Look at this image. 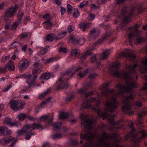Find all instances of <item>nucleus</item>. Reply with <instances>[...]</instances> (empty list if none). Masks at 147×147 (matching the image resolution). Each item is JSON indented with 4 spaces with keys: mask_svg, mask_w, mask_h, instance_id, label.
Wrapping results in <instances>:
<instances>
[{
    "mask_svg": "<svg viewBox=\"0 0 147 147\" xmlns=\"http://www.w3.org/2000/svg\"><path fill=\"white\" fill-rule=\"evenodd\" d=\"M120 63L117 61L114 63L110 67L109 70L113 76L123 79L127 85L125 86L118 84L116 85V87L118 88L120 91L114 93L111 97L110 101H107L105 104L106 111L111 112H114L119 105V102H116L117 96L121 95L123 96L124 92H128L131 91L133 89L137 87V84L136 81L138 78L135 70V68L137 64H135L134 65H130L126 67L128 71H119L117 67Z\"/></svg>",
    "mask_w": 147,
    "mask_h": 147,
    "instance_id": "f257e3e1",
    "label": "nucleus"
},
{
    "mask_svg": "<svg viewBox=\"0 0 147 147\" xmlns=\"http://www.w3.org/2000/svg\"><path fill=\"white\" fill-rule=\"evenodd\" d=\"M82 119L81 124L85 126L84 133L85 135L81 134V139H86L89 141L84 144L83 147H94L92 140L96 136L94 132H91L90 129L93 122L92 119H87L85 117V115L81 114L80 115ZM118 135L116 134H108L103 133L98 139L97 144L96 145V147H122L118 143L121 140L118 138Z\"/></svg>",
    "mask_w": 147,
    "mask_h": 147,
    "instance_id": "f03ea898",
    "label": "nucleus"
},
{
    "mask_svg": "<svg viewBox=\"0 0 147 147\" xmlns=\"http://www.w3.org/2000/svg\"><path fill=\"white\" fill-rule=\"evenodd\" d=\"M97 111L98 115L102 117H103V119L105 118H107L110 125H109V128L107 127V129H109V130H111L123 128V125L120 126H118L119 123L122 121V119H120L117 122H115L113 118L115 116V115H110L107 113H103L99 109H98Z\"/></svg>",
    "mask_w": 147,
    "mask_h": 147,
    "instance_id": "7ed1b4c3",
    "label": "nucleus"
},
{
    "mask_svg": "<svg viewBox=\"0 0 147 147\" xmlns=\"http://www.w3.org/2000/svg\"><path fill=\"white\" fill-rule=\"evenodd\" d=\"M82 69V67H79L77 69H75L72 67L66 71L65 73L63 75L70 77V78H71L75 73L78 72L79 73L77 74V75L79 76L80 78H82L86 75L88 71V69H86L82 72L80 70Z\"/></svg>",
    "mask_w": 147,
    "mask_h": 147,
    "instance_id": "20e7f679",
    "label": "nucleus"
},
{
    "mask_svg": "<svg viewBox=\"0 0 147 147\" xmlns=\"http://www.w3.org/2000/svg\"><path fill=\"white\" fill-rule=\"evenodd\" d=\"M136 96L135 94L131 93L128 96H126L124 97V99L122 103L123 105L122 109L125 113H128L131 108V103L129 100L133 99Z\"/></svg>",
    "mask_w": 147,
    "mask_h": 147,
    "instance_id": "39448f33",
    "label": "nucleus"
},
{
    "mask_svg": "<svg viewBox=\"0 0 147 147\" xmlns=\"http://www.w3.org/2000/svg\"><path fill=\"white\" fill-rule=\"evenodd\" d=\"M43 128V127L41 124L34 123L31 124L25 125L23 127L22 130L18 131L17 134L18 136H19L24 133L29 131H31L35 129H39Z\"/></svg>",
    "mask_w": 147,
    "mask_h": 147,
    "instance_id": "423d86ee",
    "label": "nucleus"
},
{
    "mask_svg": "<svg viewBox=\"0 0 147 147\" xmlns=\"http://www.w3.org/2000/svg\"><path fill=\"white\" fill-rule=\"evenodd\" d=\"M9 104L10 108L16 112L23 109L26 103L23 101H20L18 100H12L10 101Z\"/></svg>",
    "mask_w": 147,
    "mask_h": 147,
    "instance_id": "0eeeda50",
    "label": "nucleus"
},
{
    "mask_svg": "<svg viewBox=\"0 0 147 147\" xmlns=\"http://www.w3.org/2000/svg\"><path fill=\"white\" fill-rule=\"evenodd\" d=\"M121 14L122 15L125 16L124 20L122 22L121 24L131 21L129 18L133 15V13L131 11L129 10L126 6L122 8L121 10Z\"/></svg>",
    "mask_w": 147,
    "mask_h": 147,
    "instance_id": "6e6552de",
    "label": "nucleus"
},
{
    "mask_svg": "<svg viewBox=\"0 0 147 147\" xmlns=\"http://www.w3.org/2000/svg\"><path fill=\"white\" fill-rule=\"evenodd\" d=\"M30 75H32L31 78H28V79L26 80V83L28 84V86L27 89L30 88L39 86L41 84L40 83H38L37 82H35L37 75H33L32 74H30Z\"/></svg>",
    "mask_w": 147,
    "mask_h": 147,
    "instance_id": "1a4fd4ad",
    "label": "nucleus"
},
{
    "mask_svg": "<svg viewBox=\"0 0 147 147\" xmlns=\"http://www.w3.org/2000/svg\"><path fill=\"white\" fill-rule=\"evenodd\" d=\"M95 101L96 103V106L98 107L99 105L100 102L99 100L95 98H92L90 99V100H87L85 101H84L82 104V108H92L95 109V108L94 107H92L91 106V102H92Z\"/></svg>",
    "mask_w": 147,
    "mask_h": 147,
    "instance_id": "9d476101",
    "label": "nucleus"
},
{
    "mask_svg": "<svg viewBox=\"0 0 147 147\" xmlns=\"http://www.w3.org/2000/svg\"><path fill=\"white\" fill-rule=\"evenodd\" d=\"M140 26V24H136L134 27H131L128 28L130 30V33L128 36L129 42H132V37L134 36H136L137 34L138 33V28Z\"/></svg>",
    "mask_w": 147,
    "mask_h": 147,
    "instance_id": "9b49d317",
    "label": "nucleus"
},
{
    "mask_svg": "<svg viewBox=\"0 0 147 147\" xmlns=\"http://www.w3.org/2000/svg\"><path fill=\"white\" fill-rule=\"evenodd\" d=\"M18 7V6L16 5L15 7H11L7 9L4 13V17L6 18L12 17L15 15Z\"/></svg>",
    "mask_w": 147,
    "mask_h": 147,
    "instance_id": "f8f14e48",
    "label": "nucleus"
},
{
    "mask_svg": "<svg viewBox=\"0 0 147 147\" xmlns=\"http://www.w3.org/2000/svg\"><path fill=\"white\" fill-rule=\"evenodd\" d=\"M29 64V62L28 59L26 58H24L19 62L18 64L19 69L21 71H24L28 68Z\"/></svg>",
    "mask_w": 147,
    "mask_h": 147,
    "instance_id": "ddd939ff",
    "label": "nucleus"
},
{
    "mask_svg": "<svg viewBox=\"0 0 147 147\" xmlns=\"http://www.w3.org/2000/svg\"><path fill=\"white\" fill-rule=\"evenodd\" d=\"M12 119L9 117L5 118L4 121V123L11 127H18L20 125L18 122H12Z\"/></svg>",
    "mask_w": 147,
    "mask_h": 147,
    "instance_id": "4468645a",
    "label": "nucleus"
},
{
    "mask_svg": "<svg viewBox=\"0 0 147 147\" xmlns=\"http://www.w3.org/2000/svg\"><path fill=\"white\" fill-rule=\"evenodd\" d=\"M34 68L32 70V73L31 74L33 75H36L40 73L42 69V66L38 63H35L34 64Z\"/></svg>",
    "mask_w": 147,
    "mask_h": 147,
    "instance_id": "2eb2a0df",
    "label": "nucleus"
},
{
    "mask_svg": "<svg viewBox=\"0 0 147 147\" xmlns=\"http://www.w3.org/2000/svg\"><path fill=\"white\" fill-rule=\"evenodd\" d=\"M120 55L121 57H125L128 58L130 60L133 61L135 60L136 57V55H135L123 52H121L120 54Z\"/></svg>",
    "mask_w": 147,
    "mask_h": 147,
    "instance_id": "dca6fc26",
    "label": "nucleus"
},
{
    "mask_svg": "<svg viewBox=\"0 0 147 147\" xmlns=\"http://www.w3.org/2000/svg\"><path fill=\"white\" fill-rule=\"evenodd\" d=\"M56 84L58 85L57 89L61 88H66L68 86V84H64V82L63 80L61 78H60L58 80Z\"/></svg>",
    "mask_w": 147,
    "mask_h": 147,
    "instance_id": "f3484780",
    "label": "nucleus"
},
{
    "mask_svg": "<svg viewBox=\"0 0 147 147\" xmlns=\"http://www.w3.org/2000/svg\"><path fill=\"white\" fill-rule=\"evenodd\" d=\"M129 127L131 129L132 131L130 133L128 134L127 135L125 136V139L126 140L129 138V137H131L132 138L134 139V140H133V142H134L135 143H137V142H138V141L136 139L137 137L135 135L133 134V132L135 130V129L133 128L132 125H130Z\"/></svg>",
    "mask_w": 147,
    "mask_h": 147,
    "instance_id": "a211bd4d",
    "label": "nucleus"
},
{
    "mask_svg": "<svg viewBox=\"0 0 147 147\" xmlns=\"http://www.w3.org/2000/svg\"><path fill=\"white\" fill-rule=\"evenodd\" d=\"M99 34V31L98 29L94 28L90 32V37L93 39H95L98 36Z\"/></svg>",
    "mask_w": 147,
    "mask_h": 147,
    "instance_id": "6ab92c4d",
    "label": "nucleus"
},
{
    "mask_svg": "<svg viewBox=\"0 0 147 147\" xmlns=\"http://www.w3.org/2000/svg\"><path fill=\"white\" fill-rule=\"evenodd\" d=\"M54 75L51 74L49 72H45L43 73L40 76V78L41 80H47L50 78H53Z\"/></svg>",
    "mask_w": 147,
    "mask_h": 147,
    "instance_id": "aec40b11",
    "label": "nucleus"
},
{
    "mask_svg": "<svg viewBox=\"0 0 147 147\" xmlns=\"http://www.w3.org/2000/svg\"><path fill=\"white\" fill-rule=\"evenodd\" d=\"M13 139H14V138L12 137L9 138H2L0 140V143L2 145H5L10 142Z\"/></svg>",
    "mask_w": 147,
    "mask_h": 147,
    "instance_id": "412c9836",
    "label": "nucleus"
},
{
    "mask_svg": "<svg viewBox=\"0 0 147 147\" xmlns=\"http://www.w3.org/2000/svg\"><path fill=\"white\" fill-rule=\"evenodd\" d=\"M114 92L113 89H106L105 91L102 92L101 96H104L107 98L109 97L110 95Z\"/></svg>",
    "mask_w": 147,
    "mask_h": 147,
    "instance_id": "4be33fe9",
    "label": "nucleus"
},
{
    "mask_svg": "<svg viewBox=\"0 0 147 147\" xmlns=\"http://www.w3.org/2000/svg\"><path fill=\"white\" fill-rule=\"evenodd\" d=\"M91 24V23L80 24H79V28L83 31H85L90 27Z\"/></svg>",
    "mask_w": 147,
    "mask_h": 147,
    "instance_id": "5701e85b",
    "label": "nucleus"
},
{
    "mask_svg": "<svg viewBox=\"0 0 147 147\" xmlns=\"http://www.w3.org/2000/svg\"><path fill=\"white\" fill-rule=\"evenodd\" d=\"M111 53L110 50H106L102 54L100 57L101 59L102 60H105L107 59Z\"/></svg>",
    "mask_w": 147,
    "mask_h": 147,
    "instance_id": "b1692460",
    "label": "nucleus"
},
{
    "mask_svg": "<svg viewBox=\"0 0 147 147\" xmlns=\"http://www.w3.org/2000/svg\"><path fill=\"white\" fill-rule=\"evenodd\" d=\"M51 99V97H49L46 101L43 102L39 106L36 107L35 109V112L36 113H38L39 112V109L41 107H43L44 105H45L47 102L50 101Z\"/></svg>",
    "mask_w": 147,
    "mask_h": 147,
    "instance_id": "393cba45",
    "label": "nucleus"
},
{
    "mask_svg": "<svg viewBox=\"0 0 147 147\" xmlns=\"http://www.w3.org/2000/svg\"><path fill=\"white\" fill-rule=\"evenodd\" d=\"M80 53V50L79 49L76 48L72 49L71 52L70 56L71 57H76Z\"/></svg>",
    "mask_w": 147,
    "mask_h": 147,
    "instance_id": "a878e982",
    "label": "nucleus"
},
{
    "mask_svg": "<svg viewBox=\"0 0 147 147\" xmlns=\"http://www.w3.org/2000/svg\"><path fill=\"white\" fill-rule=\"evenodd\" d=\"M55 34H50L47 36L45 40L48 42H52L53 41L54 38H55Z\"/></svg>",
    "mask_w": 147,
    "mask_h": 147,
    "instance_id": "bb28decb",
    "label": "nucleus"
},
{
    "mask_svg": "<svg viewBox=\"0 0 147 147\" xmlns=\"http://www.w3.org/2000/svg\"><path fill=\"white\" fill-rule=\"evenodd\" d=\"M66 33L67 32L66 31L59 33L56 36H55V40H57L62 39L66 35Z\"/></svg>",
    "mask_w": 147,
    "mask_h": 147,
    "instance_id": "cd10ccee",
    "label": "nucleus"
},
{
    "mask_svg": "<svg viewBox=\"0 0 147 147\" xmlns=\"http://www.w3.org/2000/svg\"><path fill=\"white\" fill-rule=\"evenodd\" d=\"M91 54L92 53L90 51H88L85 53L80 58L82 60H85L88 56L91 55Z\"/></svg>",
    "mask_w": 147,
    "mask_h": 147,
    "instance_id": "c85d7f7f",
    "label": "nucleus"
},
{
    "mask_svg": "<svg viewBox=\"0 0 147 147\" xmlns=\"http://www.w3.org/2000/svg\"><path fill=\"white\" fill-rule=\"evenodd\" d=\"M44 23L45 24L44 27L47 29H50L52 27L53 24L50 20L45 22Z\"/></svg>",
    "mask_w": 147,
    "mask_h": 147,
    "instance_id": "c756f323",
    "label": "nucleus"
},
{
    "mask_svg": "<svg viewBox=\"0 0 147 147\" xmlns=\"http://www.w3.org/2000/svg\"><path fill=\"white\" fill-rule=\"evenodd\" d=\"M7 66L8 69L11 71L13 70L15 68L13 62L11 61H10Z\"/></svg>",
    "mask_w": 147,
    "mask_h": 147,
    "instance_id": "7c9ffc66",
    "label": "nucleus"
},
{
    "mask_svg": "<svg viewBox=\"0 0 147 147\" xmlns=\"http://www.w3.org/2000/svg\"><path fill=\"white\" fill-rule=\"evenodd\" d=\"M111 84L110 82H109L105 83L99 87V89L100 90H103L106 89Z\"/></svg>",
    "mask_w": 147,
    "mask_h": 147,
    "instance_id": "2f4dec72",
    "label": "nucleus"
},
{
    "mask_svg": "<svg viewBox=\"0 0 147 147\" xmlns=\"http://www.w3.org/2000/svg\"><path fill=\"white\" fill-rule=\"evenodd\" d=\"M110 34L108 32H106L103 36L102 39L99 40L98 41L96 42V43L100 44L102 42V41L105 39H106L110 35Z\"/></svg>",
    "mask_w": 147,
    "mask_h": 147,
    "instance_id": "473e14b6",
    "label": "nucleus"
},
{
    "mask_svg": "<svg viewBox=\"0 0 147 147\" xmlns=\"http://www.w3.org/2000/svg\"><path fill=\"white\" fill-rule=\"evenodd\" d=\"M68 116L67 113L62 112L59 114V118L61 119H64L67 118Z\"/></svg>",
    "mask_w": 147,
    "mask_h": 147,
    "instance_id": "72a5a7b5",
    "label": "nucleus"
},
{
    "mask_svg": "<svg viewBox=\"0 0 147 147\" xmlns=\"http://www.w3.org/2000/svg\"><path fill=\"white\" fill-rule=\"evenodd\" d=\"M32 75H30V74H25L20 75L18 77H17L16 78L18 79L20 78H31Z\"/></svg>",
    "mask_w": 147,
    "mask_h": 147,
    "instance_id": "f704fd0d",
    "label": "nucleus"
},
{
    "mask_svg": "<svg viewBox=\"0 0 147 147\" xmlns=\"http://www.w3.org/2000/svg\"><path fill=\"white\" fill-rule=\"evenodd\" d=\"M140 133L141 135V136L139 137L140 139H143L147 136V133H146L145 130L143 129L140 130Z\"/></svg>",
    "mask_w": 147,
    "mask_h": 147,
    "instance_id": "c9c22d12",
    "label": "nucleus"
},
{
    "mask_svg": "<svg viewBox=\"0 0 147 147\" xmlns=\"http://www.w3.org/2000/svg\"><path fill=\"white\" fill-rule=\"evenodd\" d=\"M80 16V12L77 8L74 9L73 13V16L74 18H77Z\"/></svg>",
    "mask_w": 147,
    "mask_h": 147,
    "instance_id": "e433bc0d",
    "label": "nucleus"
},
{
    "mask_svg": "<svg viewBox=\"0 0 147 147\" xmlns=\"http://www.w3.org/2000/svg\"><path fill=\"white\" fill-rule=\"evenodd\" d=\"M26 117V114L24 113H20L18 116V118L19 120L20 121L23 120Z\"/></svg>",
    "mask_w": 147,
    "mask_h": 147,
    "instance_id": "4c0bfd02",
    "label": "nucleus"
},
{
    "mask_svg": "<svg viewBox=\"0 0 147 147\" xmlns=\"http://www.w3.org/2000/svg\"><path fill=\"white\" fill-rule=\"evenodd\" d=\"M50 91L49 90L47 89L46 91L40 94L39 95V97L41 99L45 97V96Z\"/></svg>",
    "mask_w": 147,
    "mask_h": 147,
    "instance_id": "58836bf2",
    "label": "nucleus"
},
{
    "mask_svg": "<svg viewBox=\"0 0 147 147\" xmlns=\"http://www.w3.org/2000/svg\"><path fill=\"white\" fill-rule=\"evenodd\" d=\"M54 127V129L55 130V129H59L61 127V123H57L53 124Z\"/></svg>",
    "mask_w": 147,
    "mask_h": 147,
    "instance_id": "ea45409f",
    "label": "nucleus"
},
{
    "mask_svg": "<svg viewBox=\"0 0 147 147\" xmlns=\"http://www.w3.org/2000/svg\"><path fill=\"white\" fill-rule=\"evenodd\" d=\"M49 46H47L46 48L41 50L40 52L38 53L39 55L45 54L47 52L48 49L49 48Z\"/></svg>",
    "mask_w": 147,
    "mask_h": 147,
    "instance_id": "a19ab883",
    "label": "nucleus"
},
{
    "mask_svg": "<svg viewBox=\"0 0 147 147\" xmlns=\"http://www.w3.org/2000/svg\"><path fill=\"white\" fill-rule=\"evenodd\" d=\"M133 105L138 107H140L142 106V103L141 102L136 101L134 102Z\"/></svg>",
    "mask_w": 147,
    "mask_h": 147,
    "instance_id": "79ce46f5",
    "label": "nucleus"
},
{
    "mask_svg": "<svg viewBox=\"0 0 147 147\" xmlns=\"http://www.w3.org/2000/svg\"><path fill=\"white\" fill-rule=\"evenodd\" d=\"M86 89H85L84 87H83L82 88L79 90L78 92V93L80 94H85L86 92Z\"/></svg>",
    "mask_w": 147,
    "mask_h": 147,
    "instance_id": "37998d69",
    "label": "nucleus"
},
{
    "mask_svg": "<svg viewBox=\"0 0 147 147\" xmlns=\"http://www.w3.org/2000/svg\"><path fill=\"white\" fill-rule=\"evenodd\" d=\"M35 135L34 132H30L26 134L25 137V139L29 140L32 135Z\"/></svg>",
    "mask_w": 147,
    "mask_h": 147,
    "instance_id": "c03bdc74",
    "label": "nucleus"
},
{
    "mask_svg": "<svg viewBox=\"0 0 147 147\" xmlns=\"http://www.w3.org/2000/svg\"><path fill=\"white\" fill-rule=\"evenodd\" d=\"M20 44V43L15 41L11 45V48H15L19 46Z\"/></svg>",
    "mask_w": 147,
    "mask_h": 147,
    "instance_id": "a18cd8bd",
    "label": "nucleus"
},
{
    "mask_svg": "<svg viewBox=\"0 0 147 147\" xmlns=\"http://www.w3.org/2000/svg\"><path fill=\"white\" fill-rule=\"evenodd\" d=\"M62 138V136L60 134H56L52 136V138L54 139H56Z\"/></svg>",
    "mask_w": 147,
    "mask_h": 147,
    "instance_id": "49530a36",
    "label": "nucleus"
},
{
    "mask_svg": "<svg viewBox=\"0 0 147 147\" xmlns=\"http://www.w3.org/2000/svg\"><path fill=\"white\" fill-rule=\"evenodd\" d=\"M28 35V33L26 32H23L19 35V36L21 38H27Z\"/></svg>",
    "mask_w": 147,
    "mask_h": 147,
    "instance_id": "de8ad7c7",
    "label": "nucleus"
},
{
    "mask_svg": "<svg viewBox=\"0 0 147 147\" xmlns=\"http://www.w3.org/2000/svg\"><path fill=\"white\" fill-rule=\"evenodd\" d=\"M67 12L69 13H71L72 12V7L71 5L68 4L67 5Z\"/></svg>",
    "mask_w": 147,
    "mask_h": 147,
    "instance_id": "09e8293b",
    "label": "nucleus"
},
{
    "mask_svg": "<svg viewBox=\"0 0 147 147\" xmlns=\"http://www.w3.org/2000/svg\"><path fill=\"white\" fill-rule=\"evenodd\" d=\"M79 42V41H77L73 37H71L69 41V42L74 44H78Z\"/></svg>",
    "mask_w": 147,
    "mask_h": 147,
    "instance_id": "8fccbe9b",
    "label": "nucleus"
},
{
    "mask_svg": "<svg viewBox=\"0 0 147 147\" xmlns=\"http://www.w3.org/2000/svg\"><path fill=\"white\" fill-rule=\"evenodd\" d=\"M142 63L144 65V70H147V58H145L144 60H143L142 61Z\"/></svg>",
    "mask_w": 147,
    "mask_h": 147,
    "instance_id": "3c124183",
    "label": "nucleus"
},
{
    "mask_svg": "<svg viewBox=\"0 0 147 147\" xmlns=\"http://www.w3.org/2000/svg\"><path fill=\"white\" fill-rule=\"evenodd\" d=\"M88 3V1H84L80 3L79 7L81 8L86 6Z\"/></svg>",
    "mask_w": 147,
    "mask_h": 147,
    "instance_id": "603ef678",
    "label": "nucleus"
},
{
    "mask_svg": "<svg viewBox=\"0 0 147 147\" xmlns=\"http://www.w3.org/2000/svg\"><path fill=\"white\" fill-rule=\"evenodd\" d=\"M91 61L93 63V62H95L97 64V66H99V65H100V64H99V63L98 64V63H97V62L96 61V55H94L91 57Z\"/></svg>",
    "mask_w": 147,
    "mask_h": 147,
    "instance_id": "864d4df0",
    "label": "nucleus"
},
{
    "mask_svg": "<svg viewBox=\"0 0 147 147\" xmlns=\"http://www.w3.org/2000/svg\"><path fill=\"white\" fill-rule=\"evenodd\" d=\"M95 18V16L92 13H89L88 17V19L90 21L94 20Z\"/></svg>",
    "mask_w": 147,
    "mask_h": 147,
    "instance_id": "5fc2aeb1",
    "label": "nucleus"
},
{
    "mask_svg": "<svg viewBox=\"0 0 147 147\" xmlns=\"http://www.w3.org/2000/svg\"><path fill=\"white\" fill-rule=\"evenodd\" d=\"M19 21L17 20V22L14 23L12 26V29L13 30L16 29L18 25L20 24Z\"/></svg>",
    "mask_w": 147,
    "mask_h": 147,
    "instance_id": "6e6d98bb",
    "label": "nucleus"
},
{
    "mask_svg": "<svg viewBox=\"0 0 147 147\" xmlns=\"http://www.w3.org/2000/svg\"><path fill=\"white\" fill-rule=\"evenodd\" d=\"M24 13L23 12L20 11L18 12V18L19 20L18 21H19V22H20V21L22 19V17L24 16Z\"/></svg>",
    "mask_w": 147,
    "mask_h": 147,
    "instance_id": "4d7b16f0",
    "label": "nucleus"
},
{
    "mask_svg": "<svg viewBox=\"0 0 147 147\" xmlns=\"http://www.w3.org/2000/svg\"><path fill=\"white\" fill-rule=\"evenodd\" d=\"M146 113H147V111H142L139 113L138 116L139 117L141 118Z\"/></svg>",
    "mask_w": 147,
    "mask_h": 147,
    "instance_id": "13d9d810",
    "label": "nucleus"
},
{
    "mask_svg": "<svg viewBox=\"0 0 147 147\" xmlns=\"http://www.w3.org/2000/svg\"><path fill=\"white\" fill-rule=\"evenodd\" d=\"M5 131L4 128L3 127H0V136L3 135Z\"/></svg>",
    "mask_w": 147,
    "mask_h": 147,
    "instance_id": "bf43d9fd",
    "label": "nucleus"
},
{
    "mask_svg": "<svg viewBox=\"0 0 147 147\" xmlns=\"http://www.w3.org/2000/svg\"><path fill=\"white\" fill-rule=\"evenodd\" d=\"M43 18L44 19L50 20H51L50 17V14L49 13H47L45 14L43 16Z\"/></svg>",
    "mask_w": 147,
    "mask_h": 147,
    "instance_id": "052dcab7",
    "label": "nucleus"
},
{
    "mask_svg": "<svg viewBox=\"0 0 147 147\" xmlns=\"http://www.w3.org/2000/svg\"><path fill=\"white\" fill-rule=\"evenodd\" d=\"M59 52L65 53L67 52V49L65 48L61 47L59 50Z\"/></svg>",
    "mask_w": 147,
    "mask_h": 147,
    "instance_id": "680f3d73",
    "label": "nucleus"
},
{
    "mask_svg": "<svg viewBox=\"0 0 147 147\" xmlns=\"http://www.w3.org/2000/svg\"><path fill=\"white\" fill-rule=\"evenodd\" d=\"M61 13L62 15H64L66 9L65 8L61 7Z\"/></svg>",
    "mask_w": 147,
    "mask_h": 147,
    "instance_id": "e2e57ef3",
    "label": "nucleus"
},
{
    "mask_svg": "<svg viewBox=\"0 0 147 147\" xmlns=\"http://www.w3.org/2000/svg\"><path fill=\"white\" fill-rule=\"evenodd\" d=\"M67 30L69 32H71L74 30V28H72L71 25H69L67 28Z\"/></svg>",
    "mask_w": 147,
    "mask_h": 147,
    "instance_id": "0e129e2a",
    "label": "nucleus"
},
{
    "mask_svg": "<svg viewBox=\"0 0 147 147\" xmlns=\"http://www.w3.org/2000/svg\"><path fill=\"white\" fill-rule=\"evenodd\" d=\"M96 76V74L95 73H92L89 76V78L91 79L94 78Z\"/></svg>",
    "mask_w": 147,
    "mask_h": 147,
    "instance_id": "69168bd1",
    "label": "nucleus"
},
{
    "mask_svg": "<svg viewBox=\"0 0 147 147\" xmlns=\"http://www.w3.org/2000/svg\"><path fill=\"white\" fill-rule=\"evenodd\" d=\"M74 97V95L73 94H71L69 96H68L66 98V100L68 101L71 100Z\"/></svg>",
    "mask_w": 147,
    "mask_h": 147,
    "instance_id": "338daca9",
    "label": "nucleus"
},
{
    "mask_svg": "<svg viewBox=\"0 0 147 147\" xmlns=\"http://www.w3.org/2000/svg\"><path fill=\"white\" fill-rule=\"evenodd\" d=\"M71 143L72 145L74 146H76L78 144V141L76 140H71Z\"/></svg>",
    "mask_w": 147,
    "mask_h": 147,
    "instance_id": "774afa93",
    "label": "nucleus"
}]
</instances>
